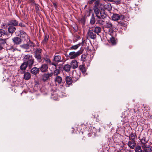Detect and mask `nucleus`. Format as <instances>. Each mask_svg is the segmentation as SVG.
Listing matches in <instances>:
<instances>
[{
  "mask_svg": "<svg viewBox=\"0 0 152 152\" xmlns=\"http://www.w3.org/2000/svg\"><path fill=\"white\" fill-rule=\"evenodd\" d=\"M23 59L29 68H31L34 63V59L32 56L29 54L26 55L24 57Z\"/></svg>",
  "mask_w": 152,
  "mask_h": 152,
  "instance_id": "obj_1",
  "label": "nucleus"
},
{
  "mask_svg": "<svg viewBox=\"0 0 152 152\" xmlns=\"http://www.w3.org/2000/svg\"><path fill=\"white\" fill-rule=\"evenodd\" d=\"M83 49H80L77 52L72 51L69 53V58L71 59H74L78 57L83 52Z\"/></svg>",
  "mask_w": 152,
  "mask_h": 152,
  "instance_id": "obj_2",
  "label": "nucleus"
},
{
  "mask_svg": "<svg viewBox=\"0 0 152 152\" xmlns=\"http://www.w3.org/2000/svg\"><path fill=\"white\" fill-rule=\"evenodd\" d=\"M87 39L89 38L92 39H95L96 38V34L93 30V28L91 27L89 28L88 32L87 34Z\"/></svg>",
  "mask_w": 152,
  "mask_h": 152,
  "instance_id": "obj_3",
  "label": "nucleus"
},
{
  "mask_svg": "<svg viewBox=\"0 0 152 152\" xmlns=\"http://www.w3.org/2000/svg\"><path fill=\"white\" fill-rule=\"evenodd\" d=\"M121 117L123 118V119L122 121H123V123L122 124V126H121V128L122 129H123V127L124 129H125L127 125H129V121L128 117L127 116H124L123 115L121 116Z\"/></svg>",
  "mask_w": 152,
  "mask_h": 152,
  "instance_id": "obj_4",
  "label": "nucleus"
},
{
  "mask_svg": "<svg viewBox=\"0 0 152 152\" xmlns=\"http://www.w3.org/2000/svg\"><path fill=\"white\" fill-rule=\"evenodd\" d=\"M112 18L113 20L114 21L117 20L119 19L123 20L124 18V15L117 14H113L112 16Z\"/></svg>",
  "mask_w": 152,
  "mask_h": 152,
  "instance_id": "obj_5",
  "label": "nucleus"
},
{
  "mask_svg": "<svg viewBox=\"0 0 152 152\" xmlns=\"http://www.w3.org/2000/svg\"><path fill=\"white\" fill-rule=\"evenodd\" d=\"M19 36L20 37L23 39L25 41H27L29 39L28 36L27 34L26 33L23 31L20 30L19 31Z\"/></svg>",
  "mask_w": 152,
  "mask_h": 152,
  "instance_id": "obj_6",
  "label": "nucleus"
},
{
  "mask_svg": "<svg viewBox=\"0 0 152 152\" xmlns=\"http://www.w3.org/2000/svg\"><path fill=\"white\" fill-rule=\"evenodd\" d=\"M138 138L141 142L142 147H145V145H147V143L148 142V140H147L146 137H142L140 135Z\"/></svg>",
  "mask_w": 152,
  "mask_h": 152,
  "instance_id": "obj_7",
  "label": "nucleus"
},
{
  "mask_svg": "<svg viewBox=\"0 0 152 152\" xmlns=\"http://www.w3.org/2000/svg\"><path fill=\"white\" fill-rule=\"evenodd\" d=\"M18 22L14 19H13L9 21L8 25L14 26H17L18 25Z\"/></svg>",
  "mask_w": 152,
  "mask_h": 152,
  "instance_id": "obj_8",
  "label": "nucleus"
},
{
  "mask_svg": "<svg viewBox=\"0 0 152 152\" xmlns=\"http://www.w3.org/2000/svg\"><path fill=\"white\" fill-rule=\"evenodd\" d=\"M48 65L46 64H42L40 68V70L42 72H46L48 70Z\"/></svg>",
  "mask_w": 152,
  "mask_h": 152,
  "instance_id": "obj_9",
  "label": "nucleus"
},
{
  "mask_svg": "<svg viewBox=\"0 0 152 152\" xmlns=\"http://www.w3.org/2000/svg\"><path fill=\"white\" fill-rule=\"evenodd\" d=\"M105 27L109 28V32L110 33H113L114 31L112 29L113 25L110 22H106V23Z\"/></svg>",
  "mask_w": 152,
  "mask_h": 152,
  "instance_id": "obj_10",
  "label": "nucleus"
},
{
  "mask_svg": "<svg viewBox=\"0 0 152 152\" xmlns=\"http://www.w3.org/2000/svg\"><path fill=\"white\" fill-rule=\"evenodd\" d=\"M57 65V63L52 62L50 65H48V66L50 71H53L54 69H57L56 68Z\"/></svg>",
  "mask_w": 152,
  "mask_h": 152,
  "instance_id": "obj_11",
  "label": "nucleus"
},
{
  "mask_svg": "<svg viewBox=\"0 0 152 152\" xmlns=\"http://www.w3.org/2000/svg\"><path fill=\"white\" fill-rule=\"evenodd\" d=\"M52 72L50 73L45 74L42 76V80L44 81H46L49 79L50 77L52 76Z\"/></svg>",
  "mask_w": 152,
  "mask_h": 152,
  "instance_id": "obj_12",
  "label": "nucleus"
},
{
  "mask_svg": "<svg viewBox=\"0 0 152 152\" xmlns=\"http://www.w3.org/2000/svg\"><path fill=\"white\" fill-rule=\"evenodd\" d=\"M12 40L14 44L16 45L20 44L21 43V39L17 37L13 38Z\"/></svg>",
  "mask_w": 152,
  "mask_h": 152,
  "instance_id": "obj_13",
  "label": "nucleus"
},
{
  "mask_svg": "<svg viewBox=\"0 0 152 152\" xmlns=\"http://www.w3.org/2000/svg\"><path fill=\"white\" fill-rule=\"evenodd\" d=\"M51 98L54 100H57L58 97L57 91H52L51 93Z\"/></svg>",
  "mask_w": 152,
  "mask_h": 152,
  "instance_id": "obj_14",
  "label": "nucleus"
},
{
  "mask_svg": "<svg viewBox=\"0 0 152 152\" xmlns=\"http://www.w3.org/2000/svg\"><path fill=\"white\" fill-rule=\"evenodd\" d=\"M93 10L94 13H95L96 17H97L99 19H100L101 18L100 15H99V13L100 12L99 8H93Z\"/></svg>",
  "mask_w": 152,
  "mask_h": 152,
  "instance_id": "obj_15",
  "label": "nucleus"
},
{
  "mask_svg": "<svg viewBox=\"0 0 152 152\" xmlns=\"http://www.w3.org/2000/svg\"><path fill=\"white\" fill-rule=\"evenodd\" d=\"M91 28H92L93 29V30L94 32H95V33L98 34L99 33L101 32L102 29L101 27L99 26H94L91 27Z\"/></svg>",
  "mask_w": 152,
  "mask_h": 152,
  "instance_id": "obj_16",
  "label": "nucleus"
},
{
  "mask_svg": "<svg viewBox=\"0 0 152 152\" xmlns=\"http://www.w3.org/2000/svg\"><path fill=\"white\" fill-rule=\"evenodd\" d=\"M70 66L71 67L72 66V67L73 69H76L78 66V63L76 60H73L71 61Z\"/></svg>",
  "mask_w": 152,
  "mask_h": 152,
  "instance_id": "obj_17",
  "label": "nucleus"
},
{
  "mask_svg": "<svg viewBox=\"0 0 152 152\" xmlns=\"http://www.w3.org/2000/svg\"><path fill=\"white\" fill-rule=\"evenodd\" d=\"M62 81V78L60 76L56 77L54 78V81L56 83H57L58 84H60Z\"/></svg>",
  "mask_w": 152,
  "mask_h": 152,
  "instance_id": "obj_18",
  "label": "nucleus"
},
{
  "mask_svg": "<svg viewBox=\"0 0 152 152\" xmlns=\"http://www.w3.org/2000/svg\"><path fill=\"white\" fill-rule=\"evenodd\" d=\"M80 74H77L76 72L74 73L73 74V80L74 81H76L80 78Z\"/></svg>",
  "mask_w": 152,
  "mask_h": 152,
  "instance_id": "obj_19",
  "label": "nucleus"
},
{
  "mask_svg": "<svg viewBox=\"0 0 152 152\" xmlns=\"http://www.w3.org/2000/svg\"><path fill=\"white\" fill-rule=\"evenodd\" d=\"M128 145L130 148L132 149L134 148L135 147L136 145L135 141L129 140L128 142Z\"/></svg>",
  "mask_w": 152,
  "mask_h": 152,
  "instance_id": "obj_20",
  "label": "nucleus"
},
{
  "mask_svg": "<svg viewBox=\"0 0 152 152\" xmlns=\"http://www.w3.org/2000/svg\"><path fill=\"white\" fill-rule=\"evenodd\" d=\"M49 36L47 34H45L44 39L43 40L42 42V44L43 45H45L46 44L47 42Z\"/></svg>",
  "mask_w": 152,
  "mask_h": 152,
  "instance_id": "obj_21",
  "label": "nucleus"
},
{
  "mask_svg": "<svg viewBox=\"0 0 152 152\" xmlns=\"http://www.w3.org/2000/svg\"><path fill=\"white\" fill-rule=\"evenodd\" d=\"M78 68L79 70L83 73H85L86 72L85 65L84 64L81 65L79 66Z\"/></svg>",
  "mask_w": 152,
  "mask_h": 152,
  "instance_id": "obj_22",
  "label": "nucleus"
},
{
  "mask_svg": "<svg viewBox=\"0 0 152 152\" xmlns=\"http://www.w3.org/2000/svg\"><path fill=\"white\" fill-rule=\"evenodd\" d=\"M34 57L39 62H41L42 60L41 54H34Z\"/></svg>",
  "mask_w": 152,
  "mask_h": 152,
  "instance_id": "obj_23",
  "label": "nucleus"
},
{
  "mask_svg": "<svg viewBox=\"0 0 152 152\" xmlns=\"http://www.w3.org/2000/svg\"><path fill=\"white\" fill-rule=\"evenodd\" d=\"M144 150V152H151L152 150L151 146L149 145H145L144 147H142Z\"/></svg>",
  "mask_w": 152,
  "mask_h": 152,
  "instance_id": "obj_24",
  "label": "nucleus"
},
{
  "mask_svg": "<svg viewBox=\"0 0 152 152\" xmlns=\"http://www.w3.org/2000/svg\"><path fill=\"white\" fill-rule=\"evenodd\" d=\"M39 72V68L36 67L32 68L31 70V72L34 75H36Z\"/></svg>",
  "mask_w": 152,
  "mask_h": 152,
  "instance_id": "obj_25",
  "label": "nucleus"
},
{
  "mask_svg": "<svg viewBox=\"0 0 152 152\" xmlns=\"http://www.w3.org/2000/svg\"><path fill=\"white\" fill-rule=\"evenodd\" d=\"M16 29V28L13 26H10L8 28V31L10 33L14 32Z\"/></svg>",
  "mask_w": 152,
  "mask_h": 152,
  "instance_id": "obj_26",
  "label": "nucleus"
},
{
  "mask_svg": "<svg viewBox=\"0 0 152 152\" xmlns=\"http://www.w3.org/2000/svg\"><path fill=\"white\" fill-rule=\"evenodd\" d=\"M61 57L59 55L54 56V57L53 61L57 63L61 61Z\"/></svg>",
  "mask_w": 152,
  "mask_h": 152,
  "instance_id": "obj_27",
  "label": "nucleus"
},
{
  "mask_svg": "<svg viewBox=\"0 0 152 152\" xmlns=\"http://www.w3.org/2000/svg\"><path fill=\"white\" fill-rule=\"evenodd\" d=\"M71 66L69 64H65L64 65L63 69L66 72H69L70 70Z\"/></svg>",
  "mask_w": 152,
  "mask_h": 152,
  "instance_id": "obj_28",
  "label": "nucleus"
},
{
  "mask_svg": "<svg viewBox=\"0 0 152 152\" xmlns=\"http://www.w3.org/2000/svg\"><path fill=\"white\" fill-rule=\"evenodd\" d=\"M66 83L68 85H70L72 83V81L71 77L68 76L66 77Z\"/></svg>",
  "mask_w": 152,
  "mask_h": 152,
  "instance_id": "obj_29",
  "label": "nucleus"
},
{
  "mask_svg": "<svg viewBox=\"0 0 152 152\" xmlns=\"http://www.w3.org/2000/svg\"><path fill=\"white\" fill-rule=\"evenodd\" d=\"M81 45V43H79V44L73 45L69 48V50H77L80 46Z\"/></svg>",
  "mask_w": 152,
  "mask_h": 152,
  "instance_id": "obj_30",
  "label": "nucleus"
},
{
  "mask_svg": "<svg viewBox=\"0 0 152 152\" xmlns=\"http://www.w3.org/2000/svg\"><path fill=\"white\" fill-rule=\"evenodd\" d=\"M31 75L30 73L28 72H26L24 73V77L25 79L28 80L31 78Z\"/></svg>",
  "mask_w": 152,
  "mask_h": 152,
  "instance_id": "obj_31",
  "label": "nucleus"
},
{
  "mask_svg": "<svg viewBox=\"0 0 152 152\" xmlns=\"http://www.w3.org/2000/svg\"><path fill=\"white\" fill-rule=\"evenodd\" d=\"M27 66L26 63L24 62L20 66V69L22 71H24L26 69Z\"/></svg>",
  "mask_w": 152,
  "mask_h": 152,
  "instance_id": "obj_32",
  "label": "nucleus"
},
{
  "mask_svg": "<svg viewBox=\"0 0 152 152\" xmlns=\"http://www.w3.org/2000/svg\"><path fill=\"white\" fill-rule=\"evenodd\" d=\"M101 18L102 19H104L106 18L107 16V15L105 13L104 10L102 11L101 10L100 12Z\"/></svg>",
  "mask_w": 152,
  "mask_h": 152,
  "instance_id": "obj_33",
  "label": "nucleus"
},
{
  "mask_svg": "<svg viewBox=\"0 0 152 152\" xmlns=\"http://www.w3.org/2000/svg\"><path fill=\"white\" fill-rule=\"evenodd\" d=\"M44 61H45V62L47 64H48V65H50L51 63V61L49 58L48 57H44L43 58Z\"/></svg>",
  "mask_w": 152,
  "mask_h": 152,
  "instance_id": "obj_34",
  "label": "nucleus"
},
{
  "mask_svg": "<svg viewBox=\"0 0 152 152\" xmlns=\"http://www.w3.org/2000/svg\"><path fill=\"white\" fill-rule=\"evenodd\" d=\"M135 134L132 133L129 136V140L135 141Z\"/></svg>",
  "mask_w": 152,
  "mask_h": 152,
  "instance_id": "obj_35",
  "label": "nucleus"
},
{
  "mask_svg": "<svg viewBox=\"0 0 152 152\" xmlns=\"http://www.w3.org/2000/svg\"><path fill=\"white\" fill-rule=\"evenodd\" d=\"M100 4L99 1V0H96L94 2V8H99L100 6Z\"/></svg>",
  "mask_w": 152,
  "mask_h": 152,
  "instance_id": "obj_36",
  "label": "nucleus"
},
{
  "mask_svg": "<svg viewBox=\"0 0 152 152\" xmlns=\"http://www.w3.org/2000/svg\"><path fill=\"white\" fill-rule=\"evenodd\" d=\"M142 110L143 111L149 110H150V107L149 106L143 104L142 107Z\"/></svg>",
  "mask_w": 152,
  "mask_h": 152,
  "instance_id": "obj_37",
  "label": "nucleus"
},
{
  "mask_svg": "<svg viewBox=\"0 0 152 152\" xmlns=\"http://www.w3.org/2000/svg\"><path fill=\"white\" fill-rule=\"evenodd\" d=\"M60 70L59 69H56L54 70V72L53 73V75H54L56 77L58 76V75L60 74Z\"/></svg>",
  "mask_w": 152,
  "mask_h": 152,
  "instance_id": "obj_38",
  "label": "nucleus"
},
{
  "mask_svg": "<svg viewBox=\"0 0 152 152\" xmlns=\"http://www.w3.org/2000/svg\"><path fill=\"white\" fill-rule=\"evenodd\" d=\"M78 21L80 23H81L83 25L85 24V18L84 17H83L81 18H79L78 19Z\"/></svg>",
  "mask_w": 152,
  "mask_h": 152,
  "instance_id": "obj_39",
  "label": "nucleus"
},
{
  "mask_svg": "<svg viewBox=\"0 0 152 152\" xmlns=\"http://www.w3.org/2000/svg\"><path fill=\"white\" fill-rule=\"evenodd\" d=\"M29 41L27 43L28 44L29 47L31 48H33L35 46V44L33 43L31 41L30 39H28Z\"/></svg>",
  "mask_w": 152,
  "mask_h": 152,
  "instance_id": "obj_40",
  "label": "nucleus"
},
{
  "mask_svg": "<svg viewBox=\"0 0 152 152\" xmlns=\"http://www.w3.org/2000/svg\"><path fill=\"white\" fill-rule=\"evenodd\" d=\"M95 19L94 14H93L90 20V23L92 25L94 24L95 22Z\"/></svg>",
  "mask_w": 152,
  "mask_h": 152,
  "instance_id": "obj_41",
  "label": "nucleus"
},
{
  "mask_svg": "<svg viewBox=\"0 0 152 152\" xmlns=\"http://www.w3.org/2000/svg\"><path fill=\"white\" fill-rule=\"evenodd\" d=\"M110 41L112 43L113 45H116V41L115 39V38L113 37H112L110 38Z\"/></svg>",
  "mask_w": 152,
  "mask_h": 152,
  "instance_id": "obj_42",
  "label": "nucleus"
},
{
  "mask_svg": "<svg viewBox=\"0 0 152 152\" xmlns=\"http://www.w3.org/2000/svg\"><path fill=\"white\" fill-rule=\"evenodd\" d=\"M135 151L136 152H142L141 146L137 145L135 147Z\"/></svg>",
  "mask_w": 152,
  "mask_h": 152,
  "instance_id": "obj_43",
  "label": "nucleus"
},
{
  "mask_svg": "<svg viewBox=\"0 0 152 152\" xmlns=\"http://www.w3.org/2000/svg\"><path fill=\"white\" fill-rule=\"evenodd\" d=\"M20 46L21 48L24 49H28L29 48V46L28 43L27 44H23L21 45Z\"/></svg>",
  "mask_w": 152,
  "mask_h": 152,
  "instance_id": "obj_44",
  "label": "nucleus"
},
{
  "mask_svg": "<svg viewBox=\"0 0 152 152\" xmlns=\"http://www.w3.org/2000/svg\"><path fill=\"white\" fill-rule=\"evenodd\" d=\"M6 34V31L2 29H0V37L4 36Z\"/></svg>",
  "mask_w": 152,
  "mask_h": 152,
  "instance_id": "obj_45",
  "label": "nucleus"
},
{
  "mask_svg": "<svg viewBox=\"0 0 152 152\" xmlns=\"http://www.w3.org/2000/svg\"><path fill=\"white\" fill-rule=\"evenodd\" d=\"M96 21L97 23L102 25H104V21L101 20V18L98 20L96 19Z\"/></svg>",
  "mask_w": 152,
  "mask_h": 152,
  "instance_id": "obj_46",
  "label": "nucleus"
},
{
  "mask_svg": "<svg viewBox=\"0 0 152 152\" xmlns=\"http://www.w3.org/2000/svg\"><path fill=\"white\" fill-rule=\"evenodd\" d=\"M42 50L40 48H37L35 52V54H41Z\"/></svg>",
  "mask_w": 152,
  "mask_h": 152,
  "instance_id": "obj_47",
  "label": "nucleus"
},
{
  "mask_svg": "<svg viewBox=\"0 0 152 152\" xmlns=\"http://www.w3.org/2000/svg\"><path fill=\"white\" fill-rule=\"evenodd\" d=\"M144 115L147 119H150L151 117V115H150L148 112L145 113Z\"/></svg>",
  "mask_w": 152,
  "mask_h": 152,
  "instance_id": "obj_48",
  "label": "nucleus"
},
{
  "mask_svg": "<svg viewBox=\"0 0 152 152\" xmlns=\"http://www.w3.org/2000/svg\"><path fill=\"white\" fill-rule=\"evenodd\" d=\"M5 42L4 41L0 40V50H1L3 48V45L4 44Z\"/></svg>",
  "mask_w": 152,
  "mask_h": 152,
  "instance_id": "obj_49",
  "label": "nucleus"
},
{
  "mask_svg": "<svg viewBox=\"0 0 152 152\" xmlns=\"http://www.w3.org/2000/svg\"><path fill=\"white\" fill-rule=\"evenodd\" d=\"M86 55L84 54L82 55L81 57V60L83 61H85L86 60Z\"/></svg>",
  "mask_w": 152,
  "mask_h": 152,
  "instance_id": "obj_50",
  "label": "nucleus"
},
{
  "mask_svg": "<svg viewBox=\"0 0 152 152\" xmlns=\"http://www.w3.org/2000/svg\"><path fill=\"white\" fill-rule=\"evenodd\" d=\"M105 9L110 11L112 9V6L110 4H107L105 6Z\"/></svg>",
  "mask_w": 152,
  "mask_h": 152,
  "instance_id": "obj_51",
  "label": "nucleus"
},
{
  "mask_svg": "<svg viewBox=\"0 0 152 152\" xmlns=\"http://www.w3.org/2000/svg\"><path fill=\"white\" fill-rule=\"evenodd\" d=\"M131 110L132 111V112H134V113H137L138 114H139L140 113L139 110L138 109H137V110L136 111H135V109H134L133 110Z\"/></svg>",
  "mask_w": 152,
  "mask_h": 152,
  "instance_id": "obj_52",
  "label": "nucleus"
},
{
  "mask_svg": "<svg viewBox=\"0 0 152 152\" xmlns=\"http://www.w3.org/2000/svg\"><path fill=\"white\" fill-rule=\"evenodd\" d=\"M118 23L119 25L122 26H124L125 25V24L124 23L123 21L118 22Z\"/></svg>",
  "mask_w": 152,
  "mask_h": 152,
  "instance_id": "obj_53",
  "label": "nucleus"
},
{
  "mask_svg": "<svg viewBox=\"0 0 152 152\" xmlns=\"http://www.w3.org/2000/svg\"><path fill=\"white\" fill-rule=\"evenodd\" d=\"M19 26L22 27H24L25 26V25L22 23H20L19 24Z\"/></svg>",
  "mask_w": 152,
  "mask_h": 152,
  "instance_id": "obj_54",
  "label": "nucleus"
},
{
  "mask_svg": "<svg viewBox=\"0 0 152 152\" xmlns=\"http://www.w3.org/2000/svg\"><path fill=\"white\" fill-rule=\"evenodd\" d=\"M92 134L91 133H89L88 134V137H91V135Z\"/></svg>",
  "mask_w": 152,
  "mask_h": 152,
  "instance_id": "obj_55",
  "label": "nucleus"
},
{
  "mask_svg": "<svg viewBox=\"0 0 152 152\" xmlns=\"http://www.w3.org/2000/svg\"><path fill=\"white\" fill-rule=\"evenodd\" d=\"M53 4L54 6L55 7H57V4L56 3H53Z\"/></svg>",
  "mask_w": 152,
  "mask_h": 152,
  "instance_id": "obj_56",
  "label": "nucleus"
},
{
  "mask_svg": "<svg viewBox=\"0 0 152 152\" xmlns=\"http://www.w3.org/2000/svg\"><path fill=\"white\" fill-rule=\"evenodd\" d=\"M31 2L34 3L35 2L34 0H29Z\"/></svg>",
  "mask_w": 152,
  "mask_h": 152,
  "instance_id": "obj_57",
  "label": "nucleus"
},
{
  "mask_svg": "<svg viewBox=\"0 0 152 152\" xmlns=\"http://www.w3.org/2000/svg\"><path fill=\"white\" fill-rule=\"evenodd\" d=\"M93 130H94V129H95L94 127H93ZM94 131V134H95V133L97 132V131H96V130L95 131V132H95L94 130V131Z\"/></svg>",
  "mask_w": 152,
  "mask_h": 152,
  "instance_id": "obj_58",
  "label": "nucleus"
},
{
  "mask_svg": "<svg viewBox=\"0 0 152 152\" xmlns=\"http://www.w3.org/2000/svg\"><path fill=\"white\" fill-rule=\"evenodd\" d=\"M21 2V0H18V2L20 3Z\"/></svg>",
  "mask_w": 152,
  "mask_h": 152,
  "instance_id": "obj_59",
  "label": "nucleus"
},
{
  "mask_svg": "<svg viewBox=\"0 0 152 152\" xmlns=\"http://www.w3.org/2000/svg\"><path fill=\"white\" fill-rule=\"evenodd\" d=\"M123 146H124V145H123V146H121V147H122V148H123Z\"/></svg>",
  "mask_w": 152,
  "mask_h": 152,
  "instance_id": "obj_60",
  "label": "nucleus"
}]
</instances>
